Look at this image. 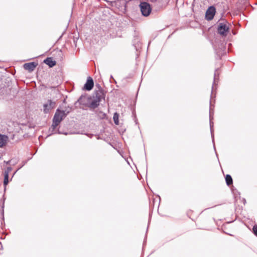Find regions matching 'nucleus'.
I'll return each mask as SVG.
<instances>
[{
    "label": "nucleus",
    "mask_w": 257,
    "mask_h": 257,
    "mask_svg": "<svg viewBox=\"0 0 257 257\" xmlns=\"http://www.w3.org/2000/svg\"><path fill=\"white\" fill-rule=\"evenodd\" d=\"M93 86L94 82L92 78L91 77H88L84 86V89L88 91L91 90L93 88Z\"/></svg>",
    "instance_id": "obj_7"
},
{
    "label": "nucleus",
    "mask_w": 257,
    "mask_h": 257,
    "mask_svg": "<svg viewBox=\"0 0 257 257\" xmlns=\"http://www.w3.org/2000/svg\"><path fill=\"white\" fill-rule=\"evenodd\" d=\"M105 94L103 90L100 87L98 90H95L93 94L91 101L89 103L88 107L90 108L95 109L97 108L100 104L102 99H104Z\"/></svg>",
    "instance_id": "obj_1"
},
{
    "label": "nucleus",
    "mask_w": 257,
    "mask_h": 257,
    "mask_svg": "<svg viewBox=\"0 0 257 257\" xmlns=\"http://www.w3.org/2000/svg\"><path fill=\"white\" fill-rule=\"evenodd\" d=\"M90 99V97H88L86 95H82L78 100V102L82 105L88 106L89 104L88 102Z\"/></svg>",
    "instance_id": "obj_8"
},
{
    "label": "nucleus",
    "mask_w": 257,
    "mask_h": 257,
    "mask_svg": "<svg viewBox=\"0 0 257 257\" xmlns=\"http://www.w3.org/2000/svg\"><path fill=\"white\" fill-rule=\"evenodd\" d=\"M11 171H12V168L10 167H9L7 168L6 170H5L4 173L8 172V174L9 175V172H11Z\"/></svg>",
    "instance_id": "obj_17"
},
{
    "label": "nucleus",
    "mask_w": 257,
    "mask_h": 257,
    "mask_svg": "<svg viewBox=\"0 0 257 257\" xmlns=\"http://www.w3.org/2000/svg\"><path fill=\"white\" fill-rule=\"evenodd\" d=\"M97 116L100 119H104L106 117V114L101 111L97 110L96 111Z\"/></svg>",
    "instance_id": "obj_12"
},
{
    "label": "nucleus",
    "mask_w": 257,
    "mask_h": 257,
    "mask_svg": "<svg viewBox=\"0 0 257 257\" xmlns=\"http://www.w3.org/2000/svg\"><path fill=\"white\" fill-rule=\"evenodd\" d=\"M37 63L34 62H30L24 64V68L27 70H28L29 72H32L37 67Z\"/></svg>",
    "instance_id": "obj_9"
},
{
    "label": "nucleus",
    "mask_w": 257,
    "mask_h": 257,
    "mask_svg": "<svg viewBox=\"0 0 257 257\" xmlns=\"http://www.w3.org/2000/svg\"><path fill=\"white\" fill-rule=\"evenodd\" d=\"M69 113L68 111L67 113L64 110H60L59 109L56 110L53 119V123L51 127L53 130H54L56 127L59 125L61 121L66 116L67 114Z\"/></svg>",
    "instance_id": "obj_2"
},
{
    "label": "nucleus",
    "mask_w": 257,
    "mask_h": 257,
    "mask_svg": "<svg viewBox=\"0 0 257 257\" xmlns=\"http://www.w3.org/2000/svg\"><path fill=\"white\" fill-rule=\"evenodd\" d=\"M9 183V175L8 174V172L4 173V186H6Z\"/></svg>",
    "instance_id": "obj_15"
},
{
    "label": "nucleus",
    "mask_w": 257,
    "mask_h": 257,
    "mask_svg": "<svg viewBox=\"0 0 257 257\" xmlns=\"http://www.w3.org/2000/svg\"><path fill=\"white\" fill-rule=\"evenodd\" d=\"M216 77H217L216 73V72H215V73H214V82H213V84H215V80H216Z\"/></svg>",
    "instance_id": "obj_18"
},
{
    "label": "nucleus",
    "mask_w": 257,
    "mask_h": 257,
    "mask_svg": "<svg viewBox=\"0 0 257 257\" xmlns=\"http://www.w3.org/2000/svg\"><path fill=\"white\" fill-rule=\"evenodd\" d=\"M252 229L255 235L257 236V225H254Z\"/></svg>",
    "instance_id": "obj_16"
},
{
    "label": "nucleus",
    "mask_w": 257,
    "mask_h": 257,
    "mask_svg": "<svg viewBox=\"0 0 257 257\" xmlns=\"http://www.w3.org/2000/svg\"><path fill=\"white\" fill-rule=\"evenodd\" d=\"M56 106V102L51 100H48L47 103L43 105L44 112L45 113H48L51 109L54 108Z\"/></svg>",
    "instance_id": "obj_6"
},
{
    "label": "nucleus",
    "mask_w": 257,
    "mask_h": 257,
    "mask_svg": "<svg viewBox=\"0 0 257 257\" xmlns=\"http://www.w3.org/2000/svg\"><path fill=\"white\" fill-rule=\"evenodd\" d=\"M225 181L227 185H230L232 184V179L230 175H227L225 177Z\"/></svg>",
    "instance_id": "obj_13"
},
{
    "label": "nucleus",
    "mask_w": 257,
    "mask_h": 257,
    "mask_svg": "<svg viewBox=\"0 0 257 257\" xmlns=\"http://www.w3.org/2000/svg\"><path fill=\"white\" fill-rule=\"evenodd\" d=\"M216 13L215 8L212 6L209 7L205 13V19L208 21L212 20Z\"/></svg>",
    "instance_id": "obj_5"
},
{
    "label": "nucleus",
    "mask_w": 257,
    "mask_h": 257,
    "mask_svg": "<svg viewBox=\"0 0 257 257\" xmlns=\"http://www.w3.org/2000/svg\"><path fill=\"white\" fill-rule=\"evenodd\" d=\"M8 136L4 135H0V148L6 145L8 141Z\"/></svg>",
    "instance_id": "obj_10"
},
{
    "label": "nucleus",
    "mask_w": 257,
    "mask_h": 257,
    "mask_svg": "<svg viewBox=\"0 0 257 257\" xmlns=\"http://www.w3.org/2000/svg\"><path fill=\"white\" fill-rule=\"evenodd\" d=\"M229 31V27L227 23H220L218 24L217 31L218 33L222 36H226Z\"/></svg>",
    "instance_id": "obj_4"
},
{
    "label": "nucleus",
    "mask_w": 257,
    "mask_h": 257,
    "mask_svg": "<svg viewBox=\"0 0 257 257\" xmlns=\"http://www.w3.org/2000/svg\"><path fill=\"white\" fill-rule=\"evenodd\" d=\"M44 62L50 67H52L56 65V62L53 61L51 58H47L44 60Z\"/></svg>",
    "instance_id": "obj_11"
},
{
    "label": "nucleus",
    "mask_w": 257,
    "mask_h": 257,
    "mask_svg": "<svg viewBox=\"0 0 257 257\" xmlns=\"http://www.w3.org/2000/svg\"><path fill=\"white\" fill-rule=\"evenodd\" d=\"M119 115L117 113L115 112L114 113L113 117V119L114 122V123L116 125H118L119 124Z\"/></svg>",
    "instance_id": "obj_14"
},
{
    "label": "nucleus",
    "mask_w": 257,
    "mask_h": 257,
    "mask_svg": "<svg viewBox=\"0 0 257 257\" xmlns=\"http://www.w3.org/2000/svg\"><path fill=\"white\" fill-rule=\"evenodd\" d=\"M140 8L143 16L148 17L150 15L152 11V8L149 3L142 2L140 4Z\"/></svg>",
    "instance_id": "obj_3"
}]
</instances>
